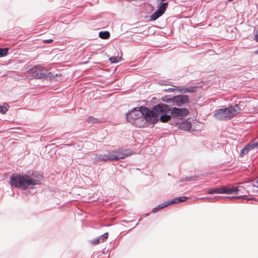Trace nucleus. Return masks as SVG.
<instances>
[{
	"label": "nucleus",
	"instance_id": "4be33fe9",
	"mask_svg": "<svg viewBox=\"0 0 258 258\" xmlns=\"http://www.w3.org/2000/svg\"><path fill=\"white\" fill-rule=\"evenodd\" d=\"M108 236V233L107 232H106V233H105L99 237L101 243L104 242L107 239Z\"/></svg>",
	"mask_w": 258,
	"mask_h": 258
},
{
	"label": "nucleus",
	"instance_id": "c85d7f7f",
	"mask_svg": "<svg viewBox=\"0 0 258 258\" xmlns=\"http://www.w3.org/2000/svg\"><path fill=\"white\" fill-rule=\"evenodd\" d=\"M167 90H168L170 92L173 91L174 89L173 88H168Z\"/></svg>",
	"mask_w": 258,
	"mask_h": 258
},
{
	"label": "nucleus",
	"instance_id": "f03ea898",
	"mask_svg": "<svg viewBox=\"0 0 258 258\" xmlns=\"http://www.w3.org/2000/svg\"><path fill=\"white\" fill-rule=\"evenodd\" d=\"M42 178L41 175L34 173L31 175L15 174L11 176L10 184L16 188L25 190L29 186L40 184Z\"/></svg>",
	"mask_w": 258,
	"mask_h": 258
},
{
	"label": "nucleus",
	"instance_id": "412c9836",
	"mask_svg": "<svg viewBox=\"0 0 258 258\" xmlns=\"http://www.w3.org/2000/svg\"><path fill=\"white\" fill-rule=\"evenodd\" d=\"M9 49L8 48H0V57H4L6 55Z\"/></svg>",
	"mask_w": 258,
	"mask_h": 258
},
{
	"label": "nucleus",
	"instance_id": "f257e3e1",
	"mask_svg": "<svg viewBox=\"0 0 258 258\" xmlns=\"http://www.w3.org/2000/svg\"><path fill=\"white\" fill-rule=\"evenodd\" d=\"M152 116V113L150 110L145 106H141L139 108H135L126 114V118L127 121L132 124L139 127L146 126L150 121L155 120V118L149 117Z\"/></svg>",
	"mask_w": 258,
	"mask_h": 258
},
{
	"label": "nucleus",
	"instance_id": "4468645a",
	"mask_svg": "<svg viewBox=\"0 0 258 258\" xmlns=\"http://www.w3.org/2000/svg\"><path fill=\"white\" fill-rule=\"evenodd\" d=\"M223 186L221 187H216V188H211L208 189V193L209 194H223Z\"/></svg>",
	"mask_w": 258,
	"mask_h": 258
},
{
	"label": "nucleus",
	"instance_id": "7c9ffc66",
	"mask_svg": "<svg viewBox=\"0 0 258 258\" xmlns=\"http://www.w3.org/2000/svg\"><path fill=\"white\" fill-rule=\"evenodd\" d=\"M191 180L190 178H188L187 180Z\"/></svg>",
	"mask_w": 258,
	"mask_h": 258
},
{
	"label": "nucleus",
	"instance_id": "423d86ee",
	"mask_svg": "<svg viewBox=\"0 0 258 258\" xmlns=\"http://www.w3.org/2000/svg\"><path fill=\"white\" fill-rule=\"evenodd\" d=\"M166 101L172 103L173 105L181 106L189 102V98L185 95H178L167 99Z\"/></svg>",
	"mask_w": 258,
	"mask_h": 258
},
{
	"label": "nucleus",
	"instance_id": "ddd939ff",
	"mask_svg": "<svg viewBox=\"0 0 258 258\" xmlns=\"http://www.w3.org/2000/svg\"><path fill=\"white\" fill-rule=\"evenodd\" d=\"M187 197L185 196H182L180 197H178L174 198L172 200H171L170 201L167 202L168 204L169 205L174 204H177L179 203H181L183 202H185L187 200Z\"/></svg>",
	"mask_w": 258,
	"mask_h": 258
},
{
	"label": "nucleus",
	"instance_id": "9d476101",
	"mask_svg": "<svg viewBox=\"0 0 258 258\" xmlns=\"http://www.w3.org/2000/svg\"><path fill=\"white\" fill-rule=\"evenodd\" d=\"M257 148H258V145L256 142L254 143L253 142H250V143L246 144L244 148L242 149L240 155L242 157L248 153L249 151Z\"/></svg>",
	"mask_w": 258,
	"mask_h": 258
},
{
	"label": "nucleus",
	"instance_id": "2eb2a0df",
	"mask_svg": "<svg viewBox=\"0 0 258 258\" xmlns=\"http://www.w3.org/2000/svg\"><path fill=\"white\" fill-rule=\"evenodd\" d=\"M180 127L185 131H189L191 128V123L188 121H185L180 124Z\"/></svg>",
	"mask_w": 258,
	"mask_h": 258
},
{
	"label": "nucleus",
	"instance_id": "1a4fd4ad",
	"mask_svg": "<svg viewBox=\"0 0 258 258\" xmlns=\"http://www.w3.org/2000/svg\"><path fill=\"white\" fill-rule=\"evenodd\" d=\"M158 3L159 5L157 7V10L150 16L151 20H156L159 18L164 13L167 8L168 3H162V2H161Z\"/></svg>",
	"mask_w": 258,
	"mask_h": 258
},
{
	"label": "nucleus",
	"instance_id": "f8f14e48",
	"mask_svg": "<svg viewBox=\"0 0 258 258\" xmlns=\"http://www.w3.org/2000/svg\"><path fill=\"white\" fill-rule=\"evenodd\" d=\"M223 194H237L239 190L238 187L233 186L230 188H226L223 186Z\"/></svg>",
	"mask_w": 258,
	"mask_h": 258
},
{
	"label": "nucleus",
	"instance_id": "393cba45",
	"mask_svg": "<svg viewBox=\"0 0 258 258\" xmlns=\"http://www.w3.org/2000/svg\"><path fill=\"white\" fill-rule=\"evenodd\" d=\"M187 89V91H188V92H194L196 91V89L197 87L195 86H190L188 87H186Z\"/></svg>",
	"mask_w": 258,
	"mask_h": 258
},
{
	"label": "nucleus",
	"instance_id": "bb28decb",
	"mask_svg": "<svg viewBox=\"0 0 258 258\" xmlns=\"http://www.w3.org/2000/svg\"><path fill=\"white\" fill-rule=\"evenodd\" d=\"M100 243H101V242L99 237L91 241V243L93 245H96Z\"/></svg>",
	"mask_w": 258,
	"mask_h": 258
},
{
	"label": "nucleus",
	"instance_id": "9b49d317",
	"mask_svg": "<svg viewBox=\"0 0 258 258\" xmlns=\"http://www.w3.org/2000/svg\"><path fill=\"white\" fill-rule=\"evenodd\" d=\"M93 161L94 163L108 161L106 154L95 155L93 158Z\"/></svg>",
	"mask_w": 258,
	"mask_h": 258
},
{
	"label": "nucleus",
	"instance_id": "6e6552de",
	"mask_svg": "<svg viewBox=\"0 0 258 258\" xmlns=\"http://www.w3.org/2000/svg\"><path fill=\"white\" fill-rule=\"evenodd\" d=\"M189 113L187 109L185 108H177L174 107L170 109V118L171 116L173 118H176L177 119H182L186 117Z\"/></svg>",
	"mask_w": 258,
	"mask_h": 258
},
{
	"label": "nucleus",
	"instance_id": "2f4dec72",
	"mask_svg": "<svg viewBox=\"0 0 258 258\" xmlns=\"http://www.w3.org/2000/svg\"><path fill=\"white\" fill-rule=\"evenodd\" d=\"M148 215H149V214H147L146 215V216H148Z\"/></svg>",
	"mask_w": 258,
	"mask_h": 258
},
{
	"label": "nucleus",
	"instance_id": "72a5a7b5",
	"mask_svg": "<svg viewBox=\"0 0 258 258\" xmlns=\"http://www.w3.org/2000/svg\"><path fill=\"white\" fill-rule=\"evenodd\" d=\"M256 143H257V145H258V141Z\"/></svg>",
	"mask_w": 258,
	"mask_h": 258
},
{
	"label": "nucleus",
	"instance_id": "f3484780",
	"mask_svg": "<svg viewBox=\"0 0 258 258\" xmlns=\"http://www.w3.org/2000/svg\"><path fill=\"white\" fill-rule=\"evenodd\" d=\"M99 36L102 39H107L110 36V34L108 31H101L99 33Z\"/></svg>",
	"mask_w": 258,
	"mask_h": 258
},
{
	"label": "nucleus",
	"instance_id": "cd10ccee",
	"mask_svg": "<svg viewBox=\"0 0 258 258\" xmlns=\"http://www.w3.org/2000/svg\"><path fill=\"white\" fill-rule=\"evenodd\" d=\"M52 41H53L52 39H47V40H44V42L46 43H50Z\"/></svg>",
	"mask_w": 258,
	"mask_h": 258
},
{
	"label": "nucleus",
	"instance_id": "b1692460",
	"mask_svg": "<svg viewBox=\"0 0 258 258\" xmlns=\"http://www.w3.org/2000/svg\"><path fill=\"white\" fill-rule=\"evenodd\" d=\"M176 90H178L179 91H180L182 93H187L188 92V91H187V89L186 87H178L176 88Z\"/></svg>",
	"mask_w": 258,
	"mask_h": 258
},
{
	"label": "nucleus",
	"instance_id": "dca6fc26",
	"mask_svg": "<svg viewBox=\"0 0 258 258\" xmlns=\"http://www.w3.org/2000/svg\"><path fill=\"white\" fill-rule=\"evenodd\" d=\"M168 205H169V204H168V202H165L161 204H160V205H158L157 207H155L152 210V212L154 213H156L158 210L162 209L165 207H166Z\"/></svg>",
	"mask_w": 258,
	"mask_h": 258
},
{
	"label": "nucleus",
	"instance_id": "20e7f679",
	"mask_svg": "<svg viewBox=\"0 0 258 258\" xmlns=\"http://www.w3.org/2000/svg\"><path fill=\"white\" fill-rule=\"evenodd\" d=\"M240 108L238 105L220 108L215 111L214 116L218 120H228L239 113Z\"/></svg>",
	"mask_w": 258,
	"mask_h": 258
},
{
	"label": "nucleus",
	"instance_id": "a211bd4d",
	"mask_svg": "<svg viewBox=\"0 0 258 258\" xmlns=\"http://www.w3.org/2000/svg\"><path fill=\"white\" fill-rule=\"evenodd\" d=\"M9 106L7 103L0 105V113L5 114L8 110Z\"/></svg>",
	"mask_w": 258,
	"mask_h": 258
},
{
	"label": "nucleus",
	"instance_id": "aec40b11",
	"mask_svg": "<svg viewBox=\"0 0 258 258\" xmlns=\"http://www.w3.org/2000/svg\"><path fill=\"white\" fill-rule=\"evenodd\" d=\"M121 59V57H119L118 56H112L110 57L109 59L112 63H116L120 61Z\"/></svg>",
	"mask_w": 258,
	"mask_h": 258
},
{
	"label": "nucleus",
	"instance_id": "39448f33",
	"mask_svg": "<svg viewBox=\"0 0 258 258\" xmlns=\"http://www.w3.org/2000/svg\"><path fill=\"white\" fill-rule=\"evenodd\" d=\"M31 77L36 79H51L54 76L48 70L41 66H36L30 70L29 73Z\"/></svg>",
	"mask_w": 258,
	"mask_h": 258
},
{
	"label": "nucleus",
	"instance_id": "5701e85b",
	"mask_svg": "<svg viewBox=\"0 0 258 258\" xmlns=\"http://www.w3.org/2000/svg\"><path fill=\"white\" fill-rule=\"evenodd\" d=\"M87 121L89 123L98 122V119L92 116H90L87 118Z\"/></svg>",
	"mask_w": 258,
	"mask_h": 258
},
{
	"label": "nucleus",
	"instance_id": "473e14b6",
	"mask_svg": "<svg viewBox=\"0 0 258 258\" xmlns=\"http://www.w3.org/2000/svg\"><path fill=\"white\" fill-rule=\"evenodd\" d=\"M257 52L258 53V48H257Z\"/></svg>",
	"mask_w": 258,
	"mask_h": 258
},
{
	"label": "nucleus",
	"instance_id": "c756f323",
	"mask_svg": "<svg viewBox=\"0 0 258 258\" xmlns=\"http://www.w3.org/2000/svg\"><path fill=\"white\" fill-rule=\"evenodd\" d=\"M60 76V74H55V76Z\"/></svg>",
	"mask_w": 258,
	"mask_h": 258
},
{
	"label": "nucleus",
	"instance_id": "6ab92c4d",
	"mask_svg": "<svg viewBox=\"0 0 258 258\" xmlns=\"http://www.w3.org/2000/svg\"><path fill=\"white\" fill-rule=\"evenodd\" d=\"M74 148L78 150H81L84 147V145L82 142H78L74 144Z\"/></svg>",
	"mask_w": 258,
	"mask_h": 258
},
{
	"label": "nucleus",
	"instance_id": "0eeeda50",
	"mask_svg": "<svg viewBox=\"0 0 258 258\" xmlns=\"http://www.w3.org/2000/svg\"><path fill=\"white\" fill-rule=\"evenodd\" d=\"M106 155L107 157V161H111L124 159L126 157L129 156L130 154L126 152H122L121 150L118 149L108 152Z\"/></svg>",
	"mask_w": 258,
	"mask_h": 258
},
{
	"label": "nucleus",
	"instance_id": "7ed1b4c3",
	"mask_svg": "<svg viewBox=\"0 0 258 258\" xmlns=\"http://www.w3.org/2000/svg\"><path fill=\"white\" fill-rule=\"evenodd\" d=\"M170 109L171 108L167 105L159 103L153 108V110L150 111L152 113V116L150 115L149 117L155 118V120L150 121V123L155 124L159 119L162 122H166L170 119Z\"/></svg>",
	"mask_w": 258,
	"mask_h": 258
},
{
	"label": "nucleus",
	"instance_id": "a878e982",
	"mask_svg": "<svg viewBox=\"0 0 258 258\" xmlns=\"http://www.w3.org/2000/svg\"><path fill=\"white\" fill-rule=\"evenodd\" d=\"M219 199L218 197H214L213 198H209L206 197H202L200 199L201 200H208L210 202H214L216 200H218Z\"/></svg>",
	"mask_w": 258,
	"mask_h": 258
}]
</instances>
